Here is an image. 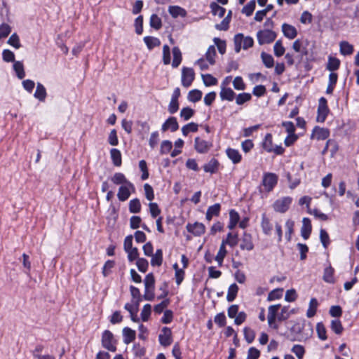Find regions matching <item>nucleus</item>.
Returning a JSON list of instances; mask_svg holds the SVG:
<instances>
[{"mask_svg": "<svg viewBox=\"0 0 359 359\" xmlns=\"http://www.w3.org/2000/svg\"><path fill=\"white\" fill-rule=\"evenodd\" d=\"M116 340L114 339L113 333L108 330H104L102 334V346L111 352H115L116 351Z\"/></svg>", "mask_w": 359, "mask_h": 359, "instance_id": "obj_1", "label": "nucleus"}, {"mask_svg": "<svg viewBox=\"0 0 359 359\" xmlns=\"http://www.w3.org/2000/svg\"><path fill=\"white\" fill-rule=\"evenodd\" d=\"M276 36V33L269 29L259 30L257 33V38L259 45L271 43L275 41Z\"/></svg>", "mask_w": 359, "mask_h": 359, "instance_id": "obj_2", "label": "nucleus"}, {"mask_svg": "<svg viewBox=\"0 0 359 359\" xmlns=\"http://www.w3.org/2000/svg\"><path fill=\"white\" fill-rule=\"evenodd\" d=\"M329 112L330 109L327 106V100L324 97H321L318 100L316 121L319 123L325 122Z\"/></svg>", "mask_w": 359, "mask_h": 359, "instance_id": "obj_3", "label": "nucleus"}, {"mask_svg": "<svg viewBox=\"0 0 359 359\" xmlns=\"http://www.w3.org/2000/svg\"><path fill=\"white\" fill-rule=\"evenodd\" d=\"M281 307V305L280 304H275V305H271L268 308V324L270 327L277 330L278 328V325L276 323L277 318V312H278V310Z\"/></svg>", "mask_w": 359, "mask_h": 359, "instance_id": "obj_4", "label": "nucleus"}, {"mask_svg": "<svg viewBox=\"0 0 359 359\" xmlns=\"http://www.w3.org/2000/svg\"><path fill=\"white\" fill-rule=\"evenodd\" d=\"M195 79V73L192 68L183 67L182 69V85L185 88H189L192 84Z\"/></svg>", "mask_w": 359, "mask_h": 359, "instance_id": "obj_5", "label": "nucleus"}, {"mask_svg": "<svg viewBox=\"0 0 359 359\" xmlns=\"http://www.w3.org/2000/svg\"><path fill=\"white\" fill-rule=\"evenodd\" d=\"M292 201V198L290 196L283 197L274 202L273 208L276 212L284 213L289 209Z\"/></svg>", "mask_w": 359, "mask_h": 359, "instance_id": "obj_6", "label": "nucleus"}, {"mask_svg": "<svg viewBox=\"0 0 359 359\" xmlns=\"http://www.w3.org/2000/svg\"><path fill=\"white\" fill-rule=\"evenodd\" d=\"M110 180L116 185H128L131 187L133 192L135 191V187L134 184L128 180L122 172H116L112 177H110Z\"/></svg>", "mask_w": 359, "mask_h": 359, "instance_id": "obj_7", "label": "nucleus"}, {"mask_svg": "<svg viewBox=\"0 0 359 359\" xmlns=\"http://www.w3.org/2000/svg\"><path fill=\"white\" fill-rule=\"evenodd\" d=\"M158 341L161 346L167 347L172 342V331L168 327L161 329V333L158 335Z\"/></svg>", "mask_w": 359, "mask_h": 359, "instance_id": "obj_8", "label": "nucleus"}, {"mask_svg": "<svg viewBox=\"0 0 359 359\" xmlns=\"http://www.w3.org/2000/svg\"><path fill=\"white\" fill-rule=\"evenodd\" d=\"M210 142L204 140L197 137L194 139V149L199 154H206L212 147Z\"/></svg>", "mask_w": 359, "mask_h": 359, "instance_id": "obj_9", "label": "nucleus"}, {"mask_svg": "<svg viewBox=\"0 0 359 359\" xmlns=\"http://www.w3.org/2000/svg\"><path fill=\"white\" fill-rule=\"evenodd\" d=\"M330 134L329 129L316 126L312 130L311 138L316 139L317 140H324L329 137Z\"/></svg>", "mask_w": 359, "mask_h": 359, "instance_id": "obj_10", "label": "nucleus"}, {"mask_svg": "<svg viewBox=\"0 0 359 359\" xmlns=\"http://www.w3.org/2000/svg\"><path fill=\"white\" fill-rule=\"evenodd\" d=\"M278 182V177L276 174L269 172L264 175L262 184L269 191L273 189Z\"/></svg>", "mask_w": 359, "mask_h": 359, "instance_id": "obj_11", "label": "nucleus"}, {"mask_svg": "<svg viewBox=\"0 0 359 359\" xmlns=\"http://www.w3.org/2000/svg\"><path fill=\"white\" fill-rule=\"evenodd\" d=\"M187 230L195 236H201L205 231V226L203 223L196 222L194 224H187Z\"/></svg>", "mask_w": 359, "mask_h": 359, "instance_id": "obj_12", "label": "nucleus"}, {"mask_svg": "<svg viewBox=\"0 0 359 359\" xmlns=\"http://www.w3.org/2000/svg\"><path fill=\"white\" fill-rule=\"evenodd\" d=\"M240 248L243 250L251 251L254 248L252 235L246 231L241 239Z\"/></svg>", "mask_w": 359, "mask_h": 359, "instance_id": "obj_13", "label": "nucleus"}, {"mask_svg": "<svg viewBox=\"0 0 359 359\" xmlns=\"http://www.w3.org/2000/svg\"><path fill=\"white\" fill-rule=\"evenodd\" d=\"M220 98L222 101H233L235 98L236 93L231 88L225 86V83L222 82L221 84V90L219 93Z\"/></svg>", "mask_w": 359, "mask_h": 359, "instance_id": "obj_14", "label": "nucleus"}, {"mask_svg": "<svg viewBox=\"0 0 359 359\" xmlns=\"http://www.w3.org/2000/svg\"><path fill=\"white\" fill-rule=\"evenodd\" d=\"M179 129V124L177 123V118L174 116H170L166 121L163 123L161 126V130L163 132H165L168 130H170L171 132H175Z\"/></svg>", "mask_w": 359, "mask_h": 359, "instance_id": "obj_15", "label": "nucleus"}, {"mask_svg": "<svg viewBox=\"0 0 359 359\" xmlns=\"http://www.w3.org/2000/svg\"><path fill=\"white\" fill-rule=\"evenodd\" d=\"M312 231V226L311 223V220L307 218L304 217L302 219V226L301 229V236L304 240H307L311 233Z\"/></svg>", "mask_w": 359, "mask_h": 359, "instance_id": "obj_16", "label": "nucleus"}, {"mask_svg": "<svg viewBox=\"0 0 359 359\" xmlns=\"http://www.w3.org/2000/svg\"><path fill=\"white\" fill-rule=\"evenodd\" d=\"M282 32L284 36L290 39H294L297 35L296 28L289 24L283 23L282 25Z\"/></svg>", "mask_w": 359, "mask_h": 359, "instance_id": "obj_17", "label": "nucleus"}, {"mask_svg": "<svg viewBox=\"0 0 359 359\" xmlns=\"http://www.w3.org/2000/svg\"><path fill=\"white\" fill-rule=\"evenodd\" d=\"M131 192H133L131 187L128 185H121L118 188L117 197L120 201H126L130 197Z\"/></svg>", "mask_w": 359, "mask_h": 359, "instance_id": "obj_18", "label": "nucleus"}, {"mask_svg": "<svg viewBox=\"0 0 359 359\" xmlns=\"http://www.w3.org/2000/svg\"><path fill=\"white\" fill-rule=\"evenodd\" d=\"M221 205L219 203H215L214 205L209 206L206 212L205 219L208 221H210L213 217L219 215Z\"/></svg>", "mask_w": 359, "mask_h": 359, "instance_id": "obj_19", "label": "nucleus"}, {"mask_svg": "<svg viewBox=\"0 0 359 359\" xmlns=\"http://www.w3.org/2000/svg\"><path fill=\"white\" fill-rule=\"evenodd\" d=\"M226 154L233 164H238L241 161L242 156L237 149L227 148L226 149Z\"/></svg>", "mask_w": 359, "mask_h": 359, "instance_id": "obj_20", "label": "nucleus"}, {"mask_svg": "<svg viewBox=\"0 0 359 359\" xmlns=\"http://www.w3.org/2000/svg\"><path fill=\"white\" fill-rule=\"evenodd\" d=\"M219 163L217 159L212 158L210 161L203 165V170L205 172L211 174L216 173L219 169Z\"/></svg>", "mask_w": 359, "mask_h": 359, "instance_id": "obj_21", "label": "nucleus"}, {"mask_svg": "<svg viewBox=\"0 0 359 359\" xmlns=\"http://www.w3.org/2000/svg\"><path fill=\"white\" fill-rule=\"evenodd\" d=\"M47 96L46 89L41 83H37L34 97L40 102H45Z\"/></svg>", "mask_w": 359, "mask_h": 359, "instance_id": "obj_22", "label": "nucleus"}, {"mask_svg": "<svg viewBox=\"0 0 359 359\" xmlns=\"http://www.w3.org/2000/svg\"><path fill=\"white\" fill-rule=\"evenodd\" d=\"M261 226H262L263 233L265 235L269 236L271 233V231L273 229V226L270 222V219L266 217V213H263L262 215Z\"/></svg>", "mask_w": 359, "mask_h": 359, "instance_id": "obj_23", "label": "nucleus"}, {"mask_svg": "<svg viewBox=\"0 0 359 359\" xmlns=\"http://www.w3.org/2000/svg\"><path fill=\"white\" fill-rule=\"evenodd\" d=\"M136 337V332L128 327L123 329V342L126 344H129L133 341Z\"/></svg>", "mask_w": 359, "mask_h": 359, "instance_id": "obj_24", "label": "nucleus"}, {"mask_svg": "<svg viewBox=\"0 0 359 359\" xmlns=\"http://www.w3.org/2000/svg\"><path fill=\"white\" fill-rule=\"evenodd\" d=\"M240 215L237 211L234 209H231L229 211V222L228 228L231 230L233 229L237 224L239 222Z\"/></svg>", "mask_w": 359, "mask_h": 359, "instance_id": "obj_25", "label": "nucleus"}, {"mask_svg": "<svg viewBox=\"0 0 359 359\" xmlns=\"http://www.w3.org/2000/svg\"><path fill=\"white\" fill-rule=\"evenodd\" d=\"M173 60L172 67L177 68L179 67L182 60V52L179 47L175 46L172 48Z\"/></svg>", "mask_w": 359, "mask_h": 359, "instance_id": "obj_26", "label": "nucleus"}, {"mask_svg": "<svg viewBox=\"0 0 359 359\" xmlns=\"http://www.w3.org/2000/svg\"><path fill=\"white\" fill-rule=\"evenodd\" d=\"M353 45L346 41H342L339 43V52L343 55H349L353 53Z\"/></svg>", "mask_w": 359, "mask_h": 359, "instance_id": "obj_27", "label": "nucleus"}, {"mask_svg": "<svg viewBox=\"0 0 359 359\" xmlns=\"http://www.w3.org/2000/svg\"><path fill=\"white\" fill-rule=\"evenodd\" d=\"M168 12L174 18H176L178 16L185 17L187 15V11L185 9L178 6H170L168 8Z\"/></svg>", "mask_w": 359, "mask_h": 359, "instance_id": "obj_28", "label": "nucleus"}, {"mask_svg": "<svg viewBox=\"0 0 359 359\" xmlns=\"http://www.w3.org/2000/svg\"><path fill=\"white\" fill-rule=\"evenodd\" d=\"M151 265L152 266H160L163 263V250L157 249L155 254H152Z\"/></svg>", "mask_w": 359, "mask_h": 359, "instance_id": "obj_29", "label": "nucleus"}, {"mask_svg": "<svg viewBox=\"0 0 359 359\" xmlns=\"http://www.w3.org/2000/svg\"><path fill=\"white\" fill-rule=\"evenodd\" d=\"M110 156L112 161L113 164L115 166H121L122 163V158L121 151L115 148H113L110 150Z\"/></svg>", "mask_w": 359, "mask_h": 359, "instance_id": "obj_30", "label": "nucleus"}, {"mask_svg": "<svg viewBox=\"0 0 359 359\" xmlns=\"http://www.w3.org/2000/svg\"><path fill=\"white\" fill-rule=\"evenodd\" d=\"M340 64L341 62L338 58L330 55L328 57L326 69L330 72L336 71L339 68Z\"/></svg>", "mask_w": 359, "mask_h": 359, "instance_id": "obj_31", "label": "nucleus"}, {"mask_svg": "<svg viewBox=\"0 0 359 359\" xmlns=\"http://www.w3.org/2000/svg\"><path fill=\"white\" fill-rule=\"evenodd\" d=\"M143 41L149 50H152L154 47L158 46L161 44V41L154 36H144Z\"/></svg>", "mask_w": 359, "mask_h": 359, "instance_id": "obj_32", "label": "nucleus"}, {"mask_svg": "<svg viewBox=\"0 0 359 359\" xmlns=\"http://www.w3.org/2000/svg\"><path fill=\"white\" fill-rule=\"evenodd\" d=\"M13 69L19 79H22L25 76L24 65L21 61H15L13 65Z\"/></svg>", "mask_w": 359, "mask_h": 359, "instance_id": "obj_33", "label": "nucleus"}, {"mask_svg": "<svg viewBox=\"0 0 359 359\" xmlns=\"http://www.w3.org/2000/svg\"><path fill=\"white\" fill-rule=\"evenodd\" d=\"M211 12L213 15H218L219 18H223L226 13V9L215 2H212L210 4Z\"/></svg>", "mask_w": 359, "mask_h": 359, "instance_id": "obj_34", "label": "nucleus"}, {"mask_svg": "<svg viewBox=\"0 0 359 359\" xmlns=\"http://www.w3.org/2000/svg\"><path fill=\"white\" fill-rule=\"evenodd\" d=\"M262 148L267 152H272L273 146V137L271 133H267L262 143Z\"/></svg>", "mask_w": 359, "mask_h": 359, "instance_id": "obj_35", "label": "nucleus"}, {"mask_svg": "<svg viewBox=\"0 0 359 359\" xmlns=\"http://www.w3.org/2000/svg\"><path fill=\"white\" fill-rule=\"evenodd\" d=\"M238 292V287L236 283L231 284L228 289V292L226 295V300L229 302H232L236 297H237V294Z\"/></svg>", "mask_w": 359, "mask_h": 359, "instance_id": "obj_36", "label": "nucleus"}, {"mask_svg": "<svg viewBox=\"0 0 359 359\" xmlns=\"http://www.w3.org/2000/svg\"><path fill=\"white\" fill-rule=\"evenodd\" d=\"M128 208L130 213H139L142 208L140 200L137 198L130 200L129 202Z\"/></svg>", "mask_w": 359, "mask_h": 359, "instance_id": "obj_37", "label": "nucleus"}, {"mask_svg": "<svg viewBox=\"0 0 359 359\" xmlns=\"http://www.w3.org/2000/svg\"><path fill=\"white\" fill-rule=\"evenodd\" d=\"M198 125L194 122L189 123L182 128V133L184 136H187L189 133H196L198 131Z\"/></svg>", "mask_w": 359, "mask_h": 359, "instance_id": "obj_38", "label": "nucleus"}, {"mask_svg": "<svg viewBox=\"0 0 359 359\" xmlns=\"http://www.w3.org/2000/svg\"><path fill=\"white\" fill-rule=\"evenodd\" d=\"M334 269L331 266L326 267L324 270L323 277L324 281L328 283H333L334 282Z\"/></svg>", "mask_w": 359, "mask_h": 359, "instance_id": "obj_39", "label": "nucleus"}, {"mask_svg": "<svg viewBox=\"0 0 359 359\" xmlns=\"http://www.w3.org/2000/svg\"><path fill=\"white\" fill-rule=\"evenodd\" d=\"M318 306V300L316 298H311L309 302V307L306 311V316L308 318H312L316 315Z\"/></svg>", "mask_w": 359, "mask_h": 359, "instance_id": "obj_40", "label": "nucleus"}, {"mask_svg": "<svg viewBox=\"0 0 359 359\" xmlns=\"http://www.w3.org/2000/svg\"><path fill=\"white\" fill-rule=\"evenodd\" d=\"M149 25L156 30H159L162 27V20L157 14H152L151 15Z\"/></svg>", "mask_w": 359, "mask_h": 359, "instance_id": "obj_41", "label": "nucleus"}, {"mask_svg": "<svg viewBox=\"0 0 359 359\" xmlns=\"http://www.w3.org/2000/svg\"><path fill=\"white\" fill-rule=\"evenodd\" d=\"M216 56V49L215 46H210L205 53V58L210 65L215 64V57Z\"/></svg>", "mask_w": 359, "mask_h": 359, "instance_id": "obj_42", "label": "nucleus"}, {"mask_svg": "<svg viewBox=\"0 0 359 359\" xmlns=\"http://www.w3.org/2000/svg\"><path fill=\"white\" fill-rule=\"evenodd\" d=\"M202 92L198 89H194L189 92L187 98L190 102H197L201 100Z\"/></svg>", "mask_w": 359, "mask_h": 359, "instance_id": "obj_43", "label": "nucleus"}, {"mask_svg": "<svg viewBox=\"0 0 359 359\" xmlns=\"http://www.w3.org/2000/svg\"><path fill=\"white\" fill-rule=\"evenodd\" d=\"M262 60L267 68H271L274 65V60L271 55L262 52L261 53Z\"/></svg>", "mask_w": 359, "mask_h": 359, "instance_id": "obj_44", "label": "nucleus"}, {"mask_svg": "<svg viewBox=\"0 0 359 359\" xmlns=\"http://www.w3.org/2000/svg\"><path fill=\"white\" fill-rule=\"evenodd\" d=\"M227 254L226 248H223V245L219 246V251L215 257V260L217 262L218 266H222L223 264L224 259Z\"/></svg>", "mask_w": 359, "mask_h": 359, "instance_id": "obj_45", "label": "nucleus"}, {"mask_svg": "<svg viewBox=\"0 0 359 359\" xmlns=\"http://www.w3.org/2000/svg\"><path fill=\"white\" fill-rule=\"evenodd\" d=\"M256 6V1L255 0H251L243 8H242V13L245 14L247 16H250Z\"/></svg>", "mask_w": 359, "mask_h": 359, "instance_id": "obj_46", "label": "nucleus"}, {"mask_svg": "<svg viewBox=\"0 0 359 359\" xmlns=\"http://www.w3.org/2000/svg\"><path fill=\"white\" fill-rule=\"evenodd\" d=\"M252 99V95L248 93H239L236 97V103L238 105H242L244 103L249 102Z\"/></svg>", "mask_w": 359, "mask_h": 359, "instance_id": "obj_47", "label": "nucleus"}, {"mask_svg": "<svg viewBox=\"0 0 359 359\" xmlns=\"http://www.w3.org/2000/svg\"><path fill=\"white\" fill-rule=\"evenodd\" d=\"M201 77L205 86H215L217 83V79L210 74H202Z\"/></svg>", "mask_w": 359, "mask_h": 359, "instance_id": "obj_48", "label": "nucleus"}, {"mask_svg": "<svg viewBox=\"0 0 359 359\" xmlns=\"http://www.w3.org/2000/svg\"><path fill=\"white\" fill-rule=\"evenodd\" d=\"M243 334L245 341L248 344H251L255 338V332L253 330L248 327H245L243 329Z\"/></svg>", "mask_w": 359, "mask_h": 359, "instance_id": "obj_49", "label": "nucleus"}, {"mask_svg": "<svg viewBox=\"0 0 359 359\" xmlns=\"http://www.w3.org/2000/svg\"><path fill=\"white\" fill-rule=\"evenodd\" d=\"M145 289H155V278L153 273H148L144 280Z\"/></svg>", "mask_w": 359, "mask_h": 359, "instance_id": "obj_50", "label": "nucleus"}, {"mask_svg": "<svg viewBox=\"0 0 359 359\" xmlns=\"http://www.w3.org/2000/svg\"><path fill=\"white\" fill-rule=\"evenodd\" d=\"M195 111L189 107H184L181 109L180 111V116L182 118L184 121L189 120L194 115Z\"/></svg>", "mask_w": 359, "mask_h": 359, "instance_id": "obj_51", "label": "nucleus"}, {"mask_svg": "<svg viewBox=\"0 0 359 359\" xmlns=\"http://www.w3.org/2000/svg\"><path fill=\"white\" fill-rule=\"evenodd\" d=\"M213 41L217 46L218 51L220 54L224 55L226 53V43L224 40H222L219 38L215 37Z\"/></svg>", "mask_w": 359, "mask_h": 359, "instance_id": "obj_52", "label": "nucleus"}, {"mask_svg": "<svg viewBox=\"0 0 359 359\" xmlns=\"http://www.w3.org/2000/svg\"><path fill=\"white\" fill-rule=\"evenodd\" d=\"M294 222L291 219H287L285 222L286 232H285V238L287 241H290L292 238V234L294 231Z\"/></svg>", "mask_w": 359, "mask_h": 359, "instance_id": "obj_53", "label": "nucleus"}, {"mask_svg": "<svg viewBox=\"0 0 359 359\" xmlns=\"http://www.w3.org/2000/svg\"><path fill=\"white\" fill-rule=\"evenodd\" d=\"M331 329L337 334H341L344 328L339 320H332L331 321Z\"/></svg>", "mask_w": 359, "mask_h": 359, "instance_id": "obj_54", "label": "nucleus"}, {"mask_svg": "<svg viewBox=\"0 0 359 359\" xmlns=\"http://www.w3.org/2000/svg\"><path fill=\"white\" fill-rule=\"evenodd\" d=\"M172 143L170 140H163L161 144L160 154H167L171 151Z\"/></svg>", "mask_w": 359, "mask_h": 359, "instance_id": "obj_55", "label": "nucleus"}, {"mask_svg": "<svg viewBox=\"0 0 359 359\" xmlns=\"http://www.w3.org/2000/svg\"><path fill=\"white\" fill-rule=\"evenodd\" d=\"M316 332L318 337L321 340H326L327 339L326 334V329L323 323H318L316 325Z\"/></svg>", "mask_w": 359, "mask_h": 359, "instance_id": "obj_56", "label": "nucleus"}, {"mask_svg": "<svg viewBox=\"0 0 359 359\" xmlns=\"http://www.w3.org/2000/svg\"><path fill=\"white\" fill-rule=\"evenodd\" d=\"M136 265L140 272L145 273L149 267V262L145 258H139L136 261Z\"/></svg>", "mask_w": 359, "mask_h": 359, "instance_id": "obj_57", "label": "nucleus"}, {"mask_svg": "<svg viewBox=\"0 0 359 359\" xmlns=\"http://www.w3.org/2000/svg\"><path fill=\"white\" fill-rule=\"evenodd\" d=\"M290 318L289 308L288 306H283L281 309L280 313H277L276 318L277 321L282 322L287 320Z\"/></svg>", "mask_w": 359, "mask_h": 359, "instance_id": "obj_58", "label": "nucleus"}, {"mask_svg": "<svg viewBox=\"0 0 359 359\" xmlns=\"http://www.w3.org/2000/svg\"><path fill=\"white\" fill-rule=\"evenodd\" d=\"M320 240L325 248H327L330 245V241L329 235L327 232L323 229H321L320 231Z\"/></svg>", "mask_w": 359, "mask_h": 359, "instance_id": "obj_59", "label": "nucleus"}, {"mask_svg": "<svg viewBox=\"0 0 359 359\" xmlns=\"http://www.w3.org/2000/svg\"><path fill=\"white\" fill-rule=\"evenodd\" d=\"M151 313V306L149 304H145L141 312V318L142 321L146 322L149 320Z\"/></svg>", "mask_w": 359, "mask_h": 359, "instance_id": "obj_60", "label": "nucleus"}, {"mask_svg": "<svg viewBox=\"0 0 359 359\" xmlns=\"http://www.w3.org/2000/svg\"><path fill=\"white\" fill-rule=\"evenodd\" d=\"M11 32V27L6 23L0 25V40L6 38Z\"/></svg>", "mask_w": 359, "mask_h": 359, "instance_id": "obj_61", "label": "nucleus"}, {"mask_svg": "<svg viewBox=\"0 0 359 359\" xmlns=\"http://www.w3.org/2000/svg\"><path fill=\"white\" fill-rule=\"evenodd\" d=\"M215 323L219 327H223L226 325V318L224 312L217 313L214 318Z\"/></svg>", "mask_w": 359, "mask_h": 359, "instance_id": "obj_62", "label": "nucleus"}, {"mask_svg": "<svg viewBox=\"0 0 359 359\" xmlns=\"http://www.w3.org/2000/svg\"><path fill=\"white\" fill-rule=\"evenodd\" d=\"M8 43L15 48L18 49L21 47L20 39L16 33H13L8 40Z\"/></svg>", "mask_w": 359, "mask_h": 359, "instance_id": "obj_63", "label": "nucleus"}, {"mask_svg": "<svg viewBox=\"0 0 359 359\" xmlns=\"http://www.w3.org/2000/svg\"><path fill=\"white\" fill-rule=\"evenodd\" d=\"M274 54L277 57H280L285 53V48L282 44V41L280 40L277 41L273 46Z\"/></svg>", "mask_w": 359, "mask_h": 359, "instance_id": "obj_64", "label": "nucleus"}]
</instances>
